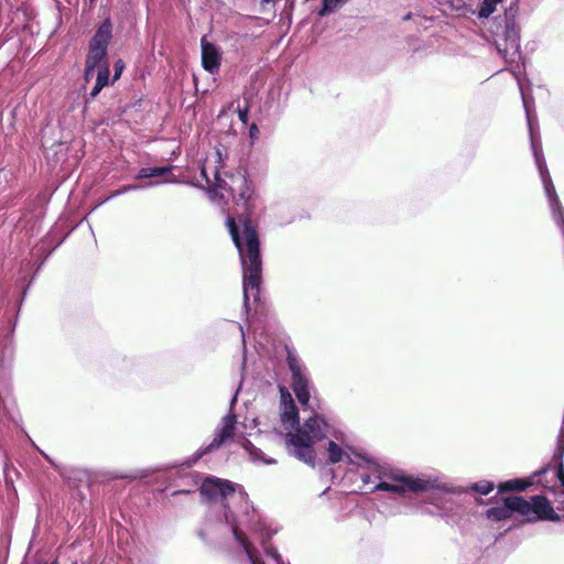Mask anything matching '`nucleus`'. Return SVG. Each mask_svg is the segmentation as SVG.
<instances>
[{
	"mask_svg": "<svg viewBox=\"0 0 564 564\" xmlns=\"http://www.w3.org/2000/svg\"><path fill=\"white\" fill-rule=\"evenodd\" d=\"M91 3L94 2V0H89Z\"/></svg>",
	"mask_w": 564,
	"mask_h": 564,
	"instance_id": "39",
	"label": "nucleus"
},
{
	"mask_svg": "<svg viewBox=\"0 0 564 564\" xmlns=\"http://www.w3.org/2000/svg\"><path fill=\"white\" fill-rule=\"evenodd\" d=\"M225 330L230 334H238L240 337L243 355L247 352V346H246V333L243 326L235 321H226L225 322Z\"/></svg>",
	"mask_w": 564,
	"mask_h": 564,
	"instance_id": "21",
	"label": "nucleus"
},
{
	"mask_svg": "<svg viewBox=\"0 0 564 564\" xmlns=\"http://www.w3.org/2000/svg\"><path fill=\"white\" fill-rule=\"evenodd\" d=\"M102 89L104 88L101 86H97V83H95L93 89L90 90L88 96H86L85 102L88 104V102L93 101L100 94V91Z\"/></svg>",
	"mask_w": 564,
	"mask_h": 564,
	"instance_id": "28",
	"label": "nucleus"
},
{
	"mask_svg": "<svg viewBox=\"0 0 564 564\" xmlns=\"http://www.w3.org/2000/svg\"><path fill=\"white\" fill-rule=\"evenodd\" d=\"M276 530L268 528L254 507L219 510L209 516L197 531L198 538L214 547L226 549L229 556L240 564H290L278 550L268 545Z\"/></svg>",
	"mask_w": 564,
	"mask_h": 564,
	"instance_id": "1",
	"label": "nucleus"
},
{
	"mask_svg": "<svg viewBox=\"0 0 564 564\" xmlns=\"http://www.w3.org/2000/svg\"><path fill=\"white\" fill-rule=\"evenodd\" d=\"M122 362H123V364H126L127 366H128V365H131V360H128V359H126V358H123V359H122Z\"/></svg>",
	"mask_w": 564,
	"mask_h": 564,
	"instance_id": "36",
	"label": "nucleus"
},
{
	"mask_svg": "<svg viewBox=\"0 0 564 564\" xmlns=\"http://www.w3.org/2000/svg\"><path fill=\"white\" fill-rule=\"evenodd\" d=\"M97 67L85 64V70H84V79L85 82H89L91 77L94 76V73Z\"/></svg>",
	"mask_w": 564,
	"mask_h": 564,
	"instance_id": "31",
	"label": "nucleus"
},
{
	"mask_svg": "<svg viewBox=\"0 0 564 564\" xmlns=\"http://www.w3.org/2000/svg\"><path fill=\"white\" fill-rule=\"evenodd\" d=\"M238 193L231 189L234 199L243 213L236 217L227 218V228L230 237L239 252L242 267V289H243V312L249 314L251 311L250 301L254 303L260 301V288L262 283V257L260 251V239L257 226L250 218L253 207V189L249 181L241 176L239 178Z\"/></svg>",
	"mask_w": 564,
	"mask_h": 564,
	"instance_id": "2",
	"label": "nucleus"
},
{
	"mask_svg": "<svg viewBox=\"0 0 564 564\" xmlns=\"http://www.w3.org/2000/svg\"><path fill=\"white\" fill-rule=\"evenodd\" d=\"M202 66L212 75L219 72L221 64V51L214 43L207 42L205 37L202 39Z\"/></svg>",
	"mask_w": 564,
	"mask_h": 564,
	"instance_id": "12",
	"label": "nucleus"
},
{
	"mask_svg": "<svg viewBox=\"0 0 564 564\" xmlns=\"http://www.w3.org/2000/svg\"><path fill=\"white\" fill-rule=\"evenodd\" d=\"M238 392H239V389L236 391V393L232 395V398L230 400V413L226 414L220 420V423L217 425V427L214 431L213 440L207 444H203L191 456L186 457L180 464V466L185 467V468H191V467L195 466L200 459H203L207 455L215 453L221 446H224L228 441L232 440V437L236 433V430H237V426H236L237 417L234 413H231V411L237 402Z\"/></svg>",
	"mask_w": 564,
	"mask_h": 564,
	"instance_id": "9",
	"label": "nucleus"
},
{
	"mask_svg": "<svg viewBox=\"0 0 564 564\" xmlns=\"http://www.w3.org/2000/svg\"><path fill=\"white\" fill-rule=\"evenodd\" d=\"M547 471V467H544L529 478H514L498 484L497 488L499 492H520L531 487L534 484V478L544 475Z\"/></svg>",
	"mask_w": 564,
	"mask_h": 564,
	"instance_id": "14",
	"label": "nucleus"
},
{
	"mask_svg": "<svg viewBox=\"0 0 564 564\" xmlns=\"http://www.w3.org/2000/svg\"><path fill=\"white\" fill-rule=\"evenodd\" d=\"M285 442L293 456L308 466H315L314 442L305 433L289 431L285 435Z\"/></svg>",
	"mask_w": 564,
	"mask_h": 564,
	"instance_id": "11",
	"label": "nucleus"
},
{
	"mask_svg": "<svg viewBox=\"0 0 564 564\" xmlns=\"http://www.w3.org/2000/svg\"><path fill=\"white\" fill-rule=\"evenodd\" d=\"M248 116H249V110L247 107H245L243 109H239L238 110V117H239V120L243 123H247L248 121Z\"/></svg>",
	"mask_w": 564,
	"mask_h": 564,
	"instance_id": "32",
	"label": "nucleus"
},
{
	"mask_svg": "<svg viewBox=\"0 0 564 564\" xmlns=\"http://www.w3.org/2000/svg\"><path fill=\"white\" fill-rule=\"evenodd\" d=\"M39 452L42 454V456H43V457H44V458H45L50 464H53L52 459H51V458H50V457H48L44 452H42V451H39Z\"/></svg>",
	"mask_w": 564,
	"mask_h": 564,
	"instance_id": "34",
	"label": "nucleus"
},
{
	"mask_svg": "<svg viewBox=\"0 0 564 564\" xmlns=\"http://www.w3.org/2000/svg\"><path fill=\"white\" fill-rule=\"evenodd\" d=\"M189 490H177L173 492V496L181 495V494H189Z\"/></svg>",
	"mask_w": 564,
	"mask_h": 564,
	"instance_id": "35",
	"label": "nucleus"
},
{
	"mask_svg": "<svg viewBox=\"0 0 564 564\" xmlns=\"http://www.w3.org/2000/svg\"><path fill=\"white\" fill-rule=\"evenodd\" d=\"M281 422L291 430L300 429L299 409L295 402H289L281 406Z\"/></svg>",
	"mask_w": 564,
	"mask_h": 564,
	"instance_id": "17",
	"label": "nucleus"
},
{
	"mask_svg": "<svg viewBox=\"0 0 564 564\" xmlns=\"http://www.w3.org/2000/svg\"><path fill=\"white\" fill-rule=\"evenodd\" d=\"M349 0H322L321 7L317 11L319 17H327L333 13L338 7L345 4Z\"/></svg>",
	"mask_w": 564,
	"mask_h": 564,
	"instance_id": "23",
	"label": "nucleus"
},
{
	"mask_svg": "<svg viewBox=\"0 0 564 564\" xmlns=\"http://www.w3.org/2000/svg\"><path fill=\"white\" fill-rule=\"evenodd\" d=\"M370 491H387L404 496L406 494H429L421 511L440 518L455 516L467 502L468 489L445 480L437 471L409 474L402 469L390 470L388 480L378 482Z\"/></svg>",
	"mask_w": 564,
	"mask_h": 564,
	"instance_id": "3",
	"label": "nucleus"
},
{
	"mask_svg": "<svg viewBox=\"0 0 564 564\" xmlns=\"http://www.w3.org/2000/svg\"><path fill=\"white\" fill-rule=\"evenodd\" d=\"M107 54L108 51L106 50L88 45V54L86 56L85 64L100 68L102 65L107 64Z\"/></svg>",
	"mask_w": 564,
	"mask_h": 564,
	"instance_id": "19",
	"label": "nucleus"
},
{
	"mask_svg": "<svg viewBox=\"0 0 564 564\" xmlns=\"http://www.w3.org/2000/svg\"><path fill=\"white\" fill-rule=\"evenodd\" d=\"M411 19V13H408L406 15H404L403 20H410Z\"/></svg>",
	"mask_w": 564,
	"mask_h": 564,
	"instance_id": "37",
	"label": "nucleus"
},
{
	"mask_svg": "<svg viewBox=\"0 0 564 564\" xmlns=\"http://www.w3.org/2000/svg\"><path fill=\"white\" fill-rule=\"evenodd\" d=\"M444 4H447L449 9L459 17H466L468 14H475L476 11L465 0H445Z\"/></svg>",
	"mask_w": 564,
	"mask_h": 564,
	"instance_id": "20",
	"label": "nucleus"
},
{
	"mask_svg": "<svg viewBox=\"0 0 564 564\" xmlns=\"http://www.w3.org/2000/svg\"><path fill=\"white\" fill-rule=\"evenodd\" d=\"M280 392H281V406L286 405V403H289V402H294L291 393L285 388H281Z\"/></svg>",
	"mask_w": 564,
	"mask_h": 564,
	"instance_id": "29",
	"label": "nucleus"
},
{
	"mask_svg": "<svg viewBox=\"0 0 564 564\" xmlns=\"http://www.w3.org/2000/svg\"><path fill=\"white\" fill-rule=\"evenodd\" d=\"M241 447L246 451V453L249 455L250 460L253 464H263V465H274L276 464V460L272 457H268L260 448H258L253 443L248 440L243 438L240 443Z\"/></svg>",
	"mask_w": 564,
	"mask_h": 564,
	"instance_id": "16",
	"label": "nucleus"
},
{
	"mask_svg": "<svg viewBox=\"0 0 564 564\" xmlns=\"http://www.w3.org/2000/svg\"><path fill=\"white\" fill-rule=\"evenodd\" d=\"M151 177H152L151 167H141L135 175L137 180L151 178Z\"/></svg>",
	"mask_w": 564,
	"mask_h": 564,
	"instance_id": "30",
	"label": "nucleus"
},
{
	"mask_svg": "<svg viewBox=\"0 0 564 564\" xmlns=\"http://www.w3.org/2000/svg\"><path fill=\"white\" fill-rule=\"evenodd\" d=\"M200 495L209 502H219L220 510L234 509L232 505H240L241 509H251L253 507L247 492L240 487L237 490L236 485L226 479L215 476H207L199 487Z\"/></svg>",
	"mask_w": 564,
	"mask_h": 564,
	"instance_id": "8",
	"label": "nucleus"
},
{
	"mask_svg": "<svg viewBox=\"0 0 564 564\" xmlns=\"http://www.w3.org/2000/svg\"><path fill=\"white\" fill-rule=\"evenodd\" d=\"M126 65L122 59H118L113 65V76H112V83L118 80L124 69Z\"/></svg>",
	"mask_w": 564,
	"mask_h": 564,
	"instance_id": "27",
	"label": "nucleus"
},
{
	"mask_svg": "<svg viewBox=\"0 0 564 564\" xmlns=\"http://www.w3.org/2000/svg\"><path fill=\"white\" fill-rule=\"evenodd\" d=\"M286 364L291 372L292 389L297 401L306 406L311 399V380L305 365L296 354L288 349Z\"/></svg>",
	"mask_w": 564,
	"mask_h": 564,
	"instance_id": "10",
	"label": "nucleus"
},
{
	"mask_svg": "<svg viewBox=\"0 0 564 564\" xmlns=\"http://www.w3.org/2000/svg\"><path fill=\"white\" fill-rule=\"evenodd\" d=\"M112 39V22L108 17L97 28L88 45L108 51Z\"/></svg>",
	"mask_w": 564,
	"mask_h": 564,
	"instance_id": "15",
	"label": "nucleus"
},
{
	"mask_svg": "<svg viewBox=\"0 0 564 564\" xmlns=\"http://www.w3.org/2000/svg\"><path fill=\"white\" fill-rule=\"evenodd\" d=\"M330 488H326L322 494H321V497H323L324 495H326V492L329 490Z\"/></svg>",
	"mask_w": 564,
	"mask_h": 564,
	"instance_id": "38",
	"label": "nucleus"
},
{
	"mask_svg": "<svg viewBox=\"0 0 564 564\" xmlns=\"http://www.w3.org/2000/svg\"><path fill=\"white\" fill-rule=\"evenodd\" d=\"M464 488L468 489V494L471 491H475L479 495L487 496L494 490L495 485L491 481L481 480V481L471 484L470 486L464 487Z\"/></svg>",
	"mask_w": 564,
	"mask_h": 564,
	"instance_id": "24",
	"label": "nucleus"
},
{
	"mask_svg": "<svg viewBox=\"0 0 564 564\" xmlns=\"http://www.w3.org/2000/svg\"><path fill=\"white\" fill-rule=\"evenodd\" d=\"M521 94L523 108L525 110L527 123L529 128L530 143L532 154L534 156L535 165L539 171L541 181L543 183L544 192L549 200V206L552 213V218L555 225L562 232L564 238V208L560 202V198L556 194L555 186L551 178L546 161L542 150V142L539 135V128L534 126L533 120L535 116L531 112V108L534 105L533 97L529 96L525 91L524 84L520 78V72H512Z\"/></svg>",
	"mask_w": 564,
	"mask_h": 564,
	"instance_id": "4",
	"label": "nucleus"
},
{
	"mask_svg": "<svg viewBox=\"0 0 564 564\" xmlns=\"http://www.w3.org/2000/svg\"><path fill=\"white\" fill-rule=\"evenodd\" d=\"M96 83L97 86H101L102 88L110 84V69L108 64L102 65L98 69Z\"/></svg>",
	"mask_w": 564,
	"mask_h": 564,
	"instance_id": "25",
	"label": "nucleus"
},
{
	"mask_svg": "<svg viewBox=\"0 0 564 564\" xmlns=\"http://www.w3.org/2000/svg\"><path fill=\"white\" fill-rule=\"evenodd\" d=\"M327 460L329 464H337L345 462L350 466H355L357 476L361 480V489L366 492H371L370 488L388 480V475L392 468H388L380 464L379 459L364 449H355L347 447L344 449L336 442L328 441L327 443Z\"/></svg>",
	"mask_w": 564,
	"mask_h": 564,
	"instance_id": "7",
	"label": "nucleus"
},
{
	"mask_svg": "<svg viewBox=\"0 0 564 564\" xmlns=\"http://www.w3.org/2000/svg\"><path fill=\"white\" fill-rule=\"evenodd\" d=\"M173 170H174L173 165L151 167L152 177L165 176L167 174H171Z\"/></svg>",
	"mask_w": 564,
	"mask_h": 564,
	"instance_id": "26",
	"label": "nucleus"
},
{
	"mask_svg": "<svg viewBox=\"0 0 564 564\" xmlns=\"http://www.w3.org/2000/svg\"><path fill=\"white\" fill-rule=\"evenodd\" d=\"M295 432L305 433L312 442L321 441L326 437L328 432V423L318 415H313L307 419L303 426L297 429Z\"/></svg>",
	"mask_w": 564,
	"mask_h": 564,
	"instance_id": "13",
	"label": "nucleus"
},
{
	"mask_svg": "<svg viewBox=\"0 0 564 564\" xmlns=\"http://www.w3.org/2000/svg\"><path fill=\"white\" fill-rule=\"evenodd\" d=\"M259 132L257 126L253 123L249 129L250 138H256L257 133Z\"/></svg>",
	"mask_w": 564,
	"mask_h": 564,
	"instance_id": "33",
	"label": "nucleus"
},
{
	"mask_svg": "<svg viewBox=\"0 0 564 564\" xmlns=\"http://www.w3.org/2000/svg\"><path fill=\"white\" fill-rule=\"evenodd\" d=\"M199 174L200 177L206 182V185L213 188L214 192L224 188L225 181L220 178L218 171H216L214 174V181L209 178L205 165L200 166Z\"/></svg>",
	"mask_w": 564,
	"mask_h": 564,
	"instance_id": "22",
	"label": "nucleus"
},
{
	"mask_svg": "<svg viewBox=\"0 0 564 564\" xmlns=\"http://www.w3.org/2000/svg\"><path fill=\"white\" fill-rule=\"evenodd\" d=\"M505 0H482L477 11L479 19H488L497 9V6ZM519 15L518 0H511L505 8L503 17L500 19L503 25L498 26L495 46L498 53L507 63H514L521 58L520 51V26L517 23Z\"/></svg>",
	"mask_w": 564,
	"mask_h": 564,
	"instance_id": "5",
	"label": "nucleus"
},
{
	"mask_svg": "<svg viewBox=\"0 0 564 564\" xmlns=\"http://www.w3.org/2000/svg\"><path fill=\"white\" fill-rule=\"evenodd\" d=\"M514 513L522 517V522L536 521L558 522L560 516L554 511L550 500L541 495L532 496L525 500L521 496H510L502 500V505L488 508L485 512L488 520L500 522L510 519Z\"/></svg>",
	"mask_w": 564,
	"mask_h": 564,
	"instance_id": "6",
	"label": "nucleus"
},
{
	"mask_svg": "<svg viewBox=\"0 0 564 564\" xmlns=\"http://www.w3.org/2000/svg\"><path fill=\"white\" fill-rule=\"evenodd\" d=\"M161 184V182H149L148 184H127V185H123L121 186L120 188L111 192L107 197H105L99 204H105L109 200H111L112 198L117 197V196H120V195H123L126 193H129V192H133V191H140V189H144V188H148V187H151V186H154V185H159Z\"/></svg>",
	"mask_w": 564,
	"mask_h": 564,
	"instance_id": "18",
	"label": "nucleus"
}]
</instances>
